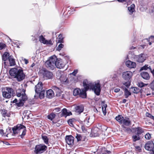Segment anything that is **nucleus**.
<instances>
[{
	"mask_svg": "<svg viewBox=\"0 0 154 154\" xmlns=\"http://www.w3.org/2000/svg\"><path fill=\"white\" fill-rule=\"evenodd\" d=\"M72 115V113L71 112H68L66 108L63 109L62 111V113L61 114V116H69Z\"/></svg>",
	"mask_w": 154,
	"mask_h": 154,
	"instance_id": "obj_19",
	"label": "nucleus"
},
{
	"mask_svg": "<svg viewBox=\"0 0 154 154\" xmlns=\"http://www.w3.org/2000/svg\"><path fill=\"white\" fill-rule=\"evenodd\" d=\"M145 137L146 139L149 140L151 138V135L149 133H147L145 135Z\"/></svg>",
	"mask_w": 154,
	"mask_h": 154,
	"instance_id": "obj_45",
	"label": "nucleus"
},
{
	"mask_svg": "<svg viewBox=\"0 0 154 154\" xmlns=\"http://www.w3.org/2000/svg\"><path fill=\"white\" fill-rule=\"evenodd\" d=\"M77 72L78 70L77 69H75L71 73H70V74H72L74 76H75L76 74L77 73Z\"/></svg>",
	"mask_w": 154,
	"mask_h": 154,
	"instance_id": "obj_50",
	"label": "nucleus"
},
{
	"mask_svg": "<svg viewBox=\"0 0 154 154\" xmlns=\"http://www.w3.org/2000/svg\"><path fill=\"white\" fill-rule=\"evenodd\" d=\"M16 95L18 97H20L21 95L22 96V94L18 92H17L16 93Z\"/></svg>",
	"mask_w": 154,
	"mask_h": 154,
	"instance_id": "obj_55",
	"label": "nucleus"
},
{
	"mask_svg": "<svg viewBox=\"0 0 154 154\" xmlns=\"http://www.w3.org/2000/svg\"><path fill=\"white\" fill-rule=\"evenodd\" d=\"M57 60V58L55 55L49 57L45 63V65L48 68L53 70L55 68L56 61Z\"/></svg>",
	"mask_w": 154,
	"mask_h": 154,
	"instance_id": "obj_3",
	"label": "nucleus"
},
{
	"mask_svg": "<svg viewBox=\"0 0 154 154\" xmlns=\"http://www.w3.org/2000/svg\"><path fill=\"white\" fill-rule=\"evenodd\" d=\"M140 75L144 79L146 80H148L150 78L149 74L146 72H142L140 73Z\"/></svg>",
	"mask_w": 154,
	"mask_h": 154,
	"instance_id": "obj_18",
	"label": "nucleus"
},
{
	"mask_svg": "<svg viewBox=\"0 0 154 154\" xmlns=\"http://www.w3.org/2000/svg\"><path fill=\"white\" fill-rule=\"evenodd\" d=\"M6 46V45L3 43H0V48L1 50L4 48Z\"/></svg>",
	"mask_w": 154,
	"mask_h": 154,
	"instance_id": "obj_48",
	"label": "nucleus"
},
{
	"mask_svg": "<svg viewBox=\"0 0 154 154\" xmlns=\"http://www.w3.org/2000/svg\"><path fill=\"white\" fill-rule=\"evenodd\" d=\"M132 72L130 71H126L124 72L122 74V77L123 79L127 81H129L132 76Z\"/></svg>",
	"mask_w": 154,
	"mask_h": 154,
	"instance_id": "obj_8",
	"label": "nucleus"
},
{
	"mask_svg": "<svg viewBox=\"0 0 154 154\" xmlns=\"http://www.w3.org/2000/svg\"><path fill=\"white\" fill-rule=\"evenodd\" d=\"M42 73L44 78L46 79H51L53 77V74L52 72L48 70L45 68L42 69Z\"/></svg>",
	"mask_w": 154,
	"mask_h": 154,
	"instance_id": "obj_6",
	"label": "nucleus"
},
{
	"mask_svg": "<svg viewBox=\"0 0 154 154\" xmlns=\"http://www.w3.org/2000/svg\"><path fill=\"white\" fill-rule=\"evenodd\" d=\"M148 69L150 70V72L151 71V70H152V69H151V67L150 66H149V65H148Z\"/></svg>",
	"mask_w": 154,
	"mask_h": 154,
	"instance_id": "obj_61",
	"label": "nucleus"
},
{
	"mask_svg": "<svg viewBox=\"0 0 154 154\" xmlns=\"http://www.w3.org/2000/svg\"><path fill=\"white\" fill-rule=\"evenodd\" d=\"M12 130L14 134H19L21 138H23L26 134V127L21 124L17 125L12 128Z\"/></svg>",
	"mask_w": 154,
	"mask_h": 154,
	"instance_id": "obj_2",
	"label": "nucleus"
},
{
	"mask_svg": "<svg viewBox=\"0 0 154 154\" xmlns=\"http://www.w3.org/2000/svg\"><path fill=\"white\" fill-rule=\"evenodd\" d=\"M55 109L56 110V111L58 112L60 111V108L56 109Z\"/></svg>",
	"mask_w": 154,
	"mask_h": 154,
	"instance_id": "obj_63",
	"label": "nucleus"
},
{
	"mask_svg": "<svg viewBox=\"0 0 154 154\" xmlns=\"http://www.w3.org/2000/svg\"><path fill=\"white\" fill-rule=\"evenodd\" d=\"M120 91V89L119 88H116L115 89L114 91L115 92L117 93Z\"/></svg>",
	"mask_w": 154,
	"mask_h": 154,
	"instance_id": "obj_54",
	"label": "nucleus"
},
{
	"mask_svg": "<svg viewBox=\"0 0 154 154\" xmlns=\"http://www.w3.org/2000/svg\"><path fill=\"white\" fill-rule=\"evenodd\" d=\"M75 137L78 141H81L82 140V137L81 135L80 134H77Z\"/></svg>",
	"mask_w": 154,
	"mask_h": 154,
	"instance_id": "obj_42",
	"label": "nucleus"
},
{
	"mask_svg": "<svg viewBox=\"0 0 154 154\" xmlns=\"http://www.w3.org/2000/svg\"><path fill=\"white\" fill-rule=\"evenodd\" d=\"M60 79L61 82L63 83H66L68 82L67 78L64 75H62L60 77Z\"/></svg>",
	"mask_w": 154,
	"mask_h": 154,
	"instance_id": "obj_26",
	"label": "nucleus"
},
{
	"mask_svg": "<svg viewBox=\"0 0 154 154\" xmlns=\"http://www.w3.org/2000/svg\"><path fill=\"white\" fill-rule=\"evenodd\" d=\"M45 90L44 89L40 91L39 93L35 94L34 96V98L38 99L40 98V99H43L45 96Z\"/></svg>",
	"mask_w": 154,
	"mask_h": 154,
	"instance_id": "obj_14",
	"label": "nucleus"
},
{
	"mask_svg": "<svg viewBox=\"0 0 154 154\" xmlns=\"http://www.w3.org/2000/svg\"><path fill=\"white\" fill-rule=\"evenodd\" d=\"M116 121L122 125V126L124 125L128 126L131 124V121L128 117H124L122 115H119L115 118Z\"/></svg>",
	"mask_w": 154,
	"mask_h": 154,
	"instance_id": "obj_4",
	"label": "nucleus"
},
{
	"mask_svg": "<svg viewBox=\"0 0 154 154\" xmlns=\"http://www.w3.org/2000/svg\"><path fill=\"white\" fill-rule=\"evenodd\" d=\"M147 85V84H144L142 82H139L138 84V86L140 88H142Z\"/></svg>",
	"mask_w": 154,
	"mask_h": 154,
	"instance_id": "obj_41",
	"label": "nucleus"
},
{
	"mask_svg": "<svg viewBox=\"0 0 154 154\" xmlns=\"http://www.w3.org/2000/svg\"><path fill=\"white\" fill-rule=\"evenodd\" d=\"M64 66V64L61 60H57L56 61V67L59 69L63 68Z\"/></svg>",
	"mask_w": 154,
	"mask_h": 154,
	"instance_id": "obj_20",
	"label": "nucleus"
},
{
	"mask_svg": "<svg viewBox=\"0 0 154 154\" xmlns=\"http://www.w3.org/2000/svg\"><path fill=\"white\" fill-rule=\"evenodd\" d=\"M24 61L25 63L26 64H27L28 63V60H26V59H24Z\"/></svg>",
	"mask_w": 154,
	"mask_h": 154,
	"instance_id": "obj_57",
	"label": "nucleus"
},
{
	"mask_svg": "<svg viewBox=\"0 0 154 154\" xmlns=\"http://www.w3.org/2000/svg\"><path fill=\"white\" fill-rule=\"evenodd\" d=\"M54 95V91L51 89H49L46 91V97L49 98H51Z\"/></svg>",
	"mask_w": 154,
	"mask_h": 154,
	"instance_id": "obj_22",
	"label": "nucleus"
},
{
	"mask_svg": "<svg viewBox=\"0 0 154 154\" xmlns=\"http://www.w3.org/2000/svg\"><path fill=\"white\" fill-rule=\"evenodd\" d=\"M17 100L16 99H15L13 101V103H17Z\"/></svg>",
	"mask_w": 154,
	"mask_h": 154,
	"instance_id": "obj_58",
	"label": "nucleus"
},
{
	"mask_svg": "<svg viewBox=\"0 0 154 154\" xmlns=\"http://www.w3.org/2000/svg\"><path fill=\"white\" fill-rule=\"evenodd\" d=\"M121 88L124 90V89L125 88H126L124 86H121Z\"/></svg>",
	"mask_w": 154,
	"mask_h": 154,
	"instance_id": "obj_64",
	"label": "nucleus"
},
{
	"mask_svg": "<svg viewBox=\"0 0 154 154\" xmlns=\"http://www.w3.org/2000/svg\"><path fill=\"white\" fill-rule=\"evenodd\" d=\"M140 90L138 88L136 87L133 88V92L134 93L137 94L140 92Z\"/></svg>",
	"mask_w": 154,
	"mask_h": 154,
	"instance_id": "obj_37",
	"label": "nucleus"
},
{
	"mask_svg": "<svg viewBox=\"0 0 154 154\" xmlns=\"http://www.w3.org/2000/svg\"><path fill=\"white\" fill-rule=\"evenodd\" d=\"M47 149V146L43 144H40L35 146L34 152L36 154L43 153Z\"/></svg>",
	"mask_w": 154,
	"mask_h": 154,
	"instance_id": "obj_5",
	"label": "nucleus"
},
{
	"mask_svg": "<svg viewBox=\"0 0 154 154\" xmlns=\"http://www.w3.org/2000/svg\"><path fill=\"white\" fill-rule=\"evenodd\" d=\"M150 86L151 88L153 90H154V80L150 84Z\"/></svg>",
	"mask_w": 154,
	"mask_h": 154,
	"instance_id": "obj_49",
	"label": "nucleus"
},
{
	"mask_svg": "<svg viewBox=\"0 0 154 154\" xmlns=\"http://www.w3.org/2000/svg\"><path fill=\"white\" fill-rule=\"evenodd\" d=\"M64 45L62 44H60L57 48V50L59 51H60L61 49L63 48Z\"/></svg>",
	"mask_w": 154,
	"mask_h": 154,
	"instance_id": "obj_43",
	"label": "nucleus"
},
{
	"mask_svg": "<svg viewBox=\"0 0 154 154\" xmlns=\"http://www.w3.org/2000/svg\"><path fill=\"white\" fill-rule=\"evenodd\" d=\"M83 85L84 89L81 90L79 88H76L73 91V94L76 96L79 95V97L82 98H85L87 96L86 92L89 89L94 91L95 93L97 95H100L101 91L100 85L99 83L95 84L94 85L92 83H88L86 80L83 82Z\"/></svg>",
	"mask_w": 154,
	"mask_h": 154,
	"instance_id": "obj_1",
	"label": "nucleus"
},
{
	"mask_svg": "<svg viewBox=\"0 0 154 154\" xmlns=\"http://www.w3.org/2000/svg\"><path fill=\"white\" fill-rule=\"evenodd\" d=\"M0 134L2 136H5V134L4 132V131L2 129H0Z\"/></svg>",
	"mask_w": 154,
	"mask_h": 154,
	"instance_id": "obj_51",
	"label": "nucleus"
},
{
	"mask_svg": "<svg viewBox=\"0 0 154 154\" xmlns=\"http://www.w3.org/2000/svg\"><path fill=\"white\" fill-rule=\"evenodd\" d=\"M124 93L126 98H127L129 96L131 95V93L126 88L124 89Z\"/></svg>",
	"mask_w": 154,
	"mask_h": 154,
	"instance_id": "obj_29",
	"label": "nucleus"
},
{
	"mask_svg": "<svg viewBox=\"0 0 154 154\" xmlns=\"http://www.w3.org/2000/svg\"><path fill=\"white\" fill-rule=\"evenodd\" d=\"M63 38L62 36V34H60L57 38V41L59 43H63Z\"/></svg>",
	"mask_w": 154,
	"mask_h": 154,
	"instance_id": "obj_32",
	"label": "nucleus"
},
{
	"mask_svg": "<svg viewBox=\"0 0 154 154\" xmlns=\"http://www.w3.org/2000/svg\"><path fill=\"white\" fill-rule=\"evenodd\" d=\"M145 60V58L143 56V54H141L138 56L137 61L139 63H142Z\"/></svg>",
	"mask_w": 154,
	"mask_h": 154,
	"instance_id": "obj_24",
	"label": "nucleus"
},
{
	"mask_svg": "<svg viewBox=\"0 0 154 154\" xmlns=\"http://www.w3.org/2000/svg\"><path fill=\"white\" fill-rule=\"evenodd\" d=\"M145 148L146 150L152 151L154 148V144L152 141H149L146 143L145 146Z\"/></svg>",
	"mask_w": 154,
	"mask_h": 154,
	"instance_id": "obj_9",
	"label": "nucleus"
},
{
	"mask_svg": "<svg viewBox=\"0 0 154 154\" xmlns=\"http://www.w3.org/2000/svg\"><path fill=\"white\" fill-rule=\"evenodd\" d=\"M16 104L18 107H20L23 105V103L20 100L19 102L16 103Z\"/></svg>",
	"mask_w": 154,
	"mask_h": 154,
	"instance_id": "obj_44",
	"label": "nucleus"
},
{
	"mask_svg": "<svg viewBox=\"0 0 154 154\" xmlns=\"http://www.w3.org/2000/svg\"><path fill=\"white\" fill-rule=\"evenodd\" d=\"M66 141L69 145H73L74 141V137L72 135L66 136Z\"/></svg>",
	"mask_w": 154,
	"mask_h": 154,
	"instance_id": "obj_13",
	"label": "nucleus"
},
{
	"mask_svg": "<svg viewBox=\"0 0 154 154\" xmlns=\"http://www.w3.org/2000/svg\"><path fill=\"white\" fill-rule=\"evenodd\" d=\"M6 90V91L2 92V95L4 97L9 98L11 97V93L12 89L11 88H7Z\"/></svg>",
	"mask_w": 154,
	"mask_h": 154,
	"instance_id": "obj_10",
	"label": "nucleus"
},
{
	"mask_svg": "<svg viewBox=\"0 0 154 154\" xmlns=\"http://www.w3.org/2000/svg\"><path fill=\"white\" fill-rule=\"evenodd\" d=\"M39 41L42 43L45 44L46 39L42 35H41L39 37Z\"/></svg>",
	"mask_w": 154,
	"mask_h": 154,
	"instance_id": "obj_35",
	"label": "nucleus"
},
{
	"mask_svg": "<svg viewBox=\"0 0 154 154\" xmlns=\"http://www.w3.org/2000/svg\"><path fill=\"white\" fill-rule=\"evenodd\" d=\"M10 66H14L15 64V62L14 59L13 58L12 56H10L8 60Z\"/></svg>",
	"mask_w": 154,
	"mask_h": 154,
	"instance_id": "obj_27",
	"label": "nucleus"
},
{
	"mask_svg": "<svg viewBox=\"0 0 154 154\" xmlns=\"http://www.w3.org/2000/svg\"><path fill=\"white\" fill-rule=\"evenodd\" d=\"M132 138L133 141L135 142L136 141L139 140L140 139V137L139 135H133Z\"/></svg>",
	"mask_w": 154,
	"mask_h": 154,
	"instance_id": "obj_33",
	"label": "nucleus"
},
{
	"mask_svg": "<svg viewBox=\"0 0 154 154\" xmlns=\"http://www.w3.org/2000/svg\"><path fill=\"white\" fill-rule=\"evenodd\" d=\"M25 75L22 69H19L16 75L15 79L18 82L22 81L25 78Z\"/></svg>",
	"mask_w": 154,
	"mask_h": 154,
	"instance_id": "obj_7",
	"label": "nucleus"
},
{
	"mask_svg": "<svg viewBox=\"0 0 154 154\" xmlns=\"http://www.w3.org/2000/svg\"><path fill=\"white\" fill-rule=\"evenodd\" d=\"M146 117L150 118L151 119L154 121V116H152L151 114L149 112H147L146 114Z\"/></svg>",
	"mask_w": 154,
	"mask_h": 154,
	"instance_id": "obj_38",
	"label": "nucleus"
},
{
	"mask_svg": "<svg viewBox=\"0 0 154 154\" xmlns=\"http://www.w3.org/2000/svg\"><path fill=\"white\" fill-rule=\"evenodd\" d=\"M18 69L16 68H13L11 69L9 71L10 75L11 77L15 78L17 73Z\"/></svg>",
	"mask_w": 154,
	"mask_h": 154,
	"instance_id": "obj_15",
	"label": "nucleus"
},
{
	"mask_svg": "<svg viewBox=\"0 0 154 154\" xmlns=\"http://www.w3.org/2000/svg\"><path fill=\"white\" fill-rule=\"evenodd\" d=\"M9 53L8 52H5L2 56V59L3 60L5 61L9 60L10 57Z\"/></svg>",
	"mask_w": 154,
	"mask_h": 154,
	"instance_id": "obj_23",
	"label": "nucleus"
},
{
	"mask_svg": "<svg viewBox=\"0 0 154 154\" xmlns=\"http://www.w3.org/2000/svg\"><path fill=\"white\" fill-rule=\"evenodd\" d=\"M3 143L5 144L6 145H9L10 144H9V143L8 142H5V143H4V142H3Z\"/></svg>",
	"mask_w": 154,
	"mask_h": 154,
	"instance_id": "obj_62",
	"label": "nucleus"
},
{
	"mask_svg": "<svg viewBox=\"0 0 154 154\" xmlns=\"http://www.w3.org/2000/svg\"><path fill=\"white\" fill-rule=\"evenodd\" d=\"M135 131L136 132V135L140 136V134L144 132V131L142 128L138 127L136 128Z\"/></svg>",
	"mask_w": 154,
	"mask_h": 154,
	"instance_id": "obj_25",
	"label": "nucleus"
},
{
	"mask_svg": "<svg viewBox=\"0 0 154 154\" xmlns=\"http://www.w3.org/2000/svg\"><path fill=\"white\" fill-rule=\"evenodd\" d=\"M1 114L2 116L4 118L9 117L11 115V114L8 111L4 109L2 110Z\"/></svg>",
	"mask_w": 154,
	"mask_h": 154,
	"instance_id": "obj_21",
	"label": "nucleus"
},
{
	"mask_svg": "<svg viewBox=\"0 0 154 154\" xmlns=\"http://www.w3.org/2000/svg\"><path fill=\"white\" fill-rule=\"evenodd\" d=\"M151 73H152L153 76H154V69L153 70H152L151 71Z\"/></svg>",
	"mask_w": 154,
	"mask_h": 154,
	"instance_id": "obj_59",
	"label": "nucleus"
},
{
	"mask_svg": "<svg viewBox=\"0 0 154 154\" xmlns=\"http://www.w3.org/2000/svg\"><path fill=\"white\" fill-rule=\"evenodd\" d=\"M73 119H70L68 121V123L70 126H73L74 125L73 124Z\"/></svg>",
	"mask_w": 154,
	"mask_h": 154,
	"instance_id": "obj_39",
	"label": "nucleus"
},
{
	"mask_svg": "<svg viewBox=\"0 0 154 154\" xmlns=\"http://www.w3.org/2000/svg\"><path fill=\"white\" fill-rule=\"evenodd\" d=\"M127 100L125 99H124L122 100V103H125L127 101Z\"/></svg>",
	"mask_w": 154,
	"mask_h": 154,
	"instance_id": "obj_60",
	"label": "nucleus"
},
{
	"mask_svg": "<svg viewBox=\"0 0 154 154\" xmlns=\"http://www.w3.org/2000/svg\"><path fill=\"white\" fill-rule=\"evenodd\" d=\"M102 109L103 113L104 115H105L106 114V108L107 106V105L106 104L104 103V102H102Z\"/></svg>",
	"mask_w": 154,
	"mask_h": 154,
	"instance_id": "obj_28",
	"label": "nucleus"
},
{
	"mask_svg": "<svg viewBox=\"0 0 154 154\" xmlns=\"http://www.w3.org/2000/svg\"><path fill=\"white\" fill-rule=\"evenodd\" d=\"M148 69V65H145V66L142 67L140 69V70H146Z\"/></svg>",
	"mask_w": 154,
	"mask_h": 154,
	"instance_id": "obj_46",
	"label": "nucleus"
},
{
	"mask_svg": "<svg viewBox=\"0 0 154 154\" xmlns=\"http://www.w3.org/2000/svg\"><path fill=\"white\" fill-rule=\"evenodd\" d=\"M35 94L39 93L40 91L44 90L43 89V85L42 82H38L35 87Z\"/></svg>",
	"mask_w": 154,
	"mask_h": 154,
	"instance_id": "obj_11",
	"label": "nucleus"
},
{
	"mask_svg": "<svg viewBox=\"0 0 154 154\" xmlns=\"http://www.w3.org/2000/svg\"><path fill=\"white\" fill-rule=\"evenodd\" d=\"M135 148L136 150H141V149L140 146H136Z\"/></svg>",
	"mask_w": 154,
	"mask_h": 154,
	"instance_id": "obj_56",
	"label": "nucleus"
},
{
	"mask_svg": "<svg viewBox=\"0 0 154 154\" xmlns=\"http://www.w3.org/2000/svg\"><path fill=\"white\" fill-rule=\"evenodd\" d=\"M45 44L52 45L53 44L51 40H46Z\"/></svg>",
	"mask_w": 154,
	"mask_h": 154,
	"instance_id": "obj_47",
	"label": "nucleus"
},
{
	"mask_svg": "<svg viewBox=\"0 0 154 154\" xmlns=\"http://www.w3.org/2000/svg\"><path fill=\"white\" fill-rule=\"evenodd\" d=\"M89 119H90V117L89 116L87 117L86 118V119H85L84 120V122L85 123H86V122L89 123Z\"/></svg>",
	"mask_w": 154,
	"mask_h": 154,
	"instance_id": "obj_52",
	"label": "nucleus"
},
{
	"mask_svg": "<svg viewBox=\"0 0 154 154\" xmlns=\"http://www.w3.org/2000/svg\"><path fill=\"white\" fill-rule=\"evenodd\" d=\"M55 117V115L54 113H51L50 115L48 116L47 118H48L50 120H52L53 119H54Z\"/></svg>",
	"mask_w": 154,
	"mask_h": 154,
	"instance_id": "obj_34",
	"label": "nucleus"
},
{
	"mask_svg": "<svg viewBox=\"0 0 154 154\" xmlns=\"http://www.w3.org/2000/svg\"><path fill=\"white\" fill-rule=\"evenodd\" d=\"M75 109L76 113L80 114L83 112L84 107L82 105H77L75 106Z\"/></svg>",
	"mask_w": 154,
	"mask_h": 154,
	"instance_id": "obj_12",
	"label": "nucleus"
},
{
	"mask_svg": "<svg viewBox=\"0 0 154 154\" xmlns=\"http://www.w3.org/2000/svg\"><path fill=\"white\" fill-rule=\"evenodd\" d=\"M126 66L130 68H134L136 67V65L135 63L128 60L125 63Z\"/></svg>",
	"mask_w": 154,
	"mask_h": 154,
	"instance_id": "obj_17",
	"label": "nucleus"
},
{
	"mask_svg": "<svg viewBox=\"0 0 154 154\" xmlns=\"http://www.w3.org/2000/svg\"><path fill=\"white\" fill-rule=\"evenodd\" d=\"M124 85L126 86L127 88H128L130 85V83H129L126 82L124 83Z\"/></svg>",
	"mask_w": 154,
	"mask_h": 154,
	"instance_id": "obj_53",
	"label": "nucleus"
},
{
	"mask_svg": "<svg viewBox=\"0 0 154 154\" xmlns=\"http://www.w3.org/2000/svg\"><path fill=\"white\" fill-rule=\"evenodd\" d=\"M135 5L134 4H132L130 7L128 8V10L132 14L134 11Z\"/></svg>",
	"mask_w": 154,
	"mask_h": 154,
	"instance_id": "obj_31",
	"label": "nucleus"
},
{
	"mask_svg": "<svg viewBox=\"0 0 154 154\" xmlns=\"http://www.w3.org/2000/svg\"><path fill=\"white\" fill-rule=\"evenodd\" d=\"M52 88L53 90L54 91L57 93L56 94H57V93H60V88L57 86H53L52 87Z\"/></svg>",
	"mask_w": 154,
	"mask_h": 154,
	"instance_id": "obj_30",
	"label": "nucleus"
},
{
	"mask_svg": "<svg viewBox=\"0 0 154 154\" xmlns=\"http://www.w3.org/2000/svg\"><path fill=\"white\" fill-rule=\"evenodd\" d=\"M42 138L45 143L47 144L48 143V139L46 136H42Z\"/></svg>",
	"mask_w": 154,
	"mask_h": 154,
	"instance_id": "obj_40",
	"label": "nucleus"
},
{
	"mask_svg": "<svg viewBox=\"0 0 154 154\" xmlns=\"http://www.w3.org/2000/svg\"><path fill=\"white\" fill-rule=\"evenodd\" d=\"M25 91L24 90V94L23 93L22 94V99L21 100L22 101V100L23 101H25L27 100V97L25 94Z\"/></svg>",
	"mask_w": 154,
	"mask_h": 154,
	"instance_id": "obj_36",
	"label": "nucleus"
},
{
	"mask_svg": "<svg viewBox=\"0 0 154 154\" xmlns=\"http://www.w3.org/2000/svg\"><path fill=\"white\" fill-rule=\"evenodd\" d=\"M92 133L94 137H98L100 134L101 131L98 128L96 127L92 130Z\"/></svg>",
	"mask_w": 154,
	"mask_h": 154,
	"instance_id": "obj_16",
	"label": "nucleus"
}]
</instances>
